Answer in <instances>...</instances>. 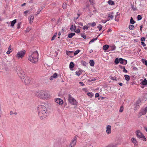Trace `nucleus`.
Listing matches in <instances>:
<instances>
[{
  "label": "nucleus",
  "instance_id": "54",
  "mask_svg": "<svg viewBox=\"0 0 147 147\" xmlns=\"http://www.w3.org/2000/svg\"><path fill=\"white\" fill-rule=\"evenodd\" d=\"M105 147H115V146L112 144H110Z\"/></svg>",
  "mask_w": 147,
  "mask_h": 147
},
{
  "label": "nucleus",
  "instance_id": "52",
  "mask_svg": "<svg viewBox=\"0 0 147 147\" xmlns=\"http://www.w3.org/2000/svg\"><path fill=\"white\" fill-rule=\"evenodd\" d=\"M141 45L143 47H145L146 46V44L144 42H141Z\"/></svg>",
  "mask_w": 147,
  "mask_h": 147
},
{
  "label": "nucleus",
  "instance_id": "10",
  "mask_svg": "<svg viewBox=\"0 0 147 147\" xmlns=\"http://www.w3.org/2000/svg\"><path fill=\"white\" fill-rule=\"evenodd\" d=\"M76 140V137H75L70 142L69 146L70 147H73L76 145L77 142Z\"/></svg>",
  "mask_w": 147,
  "mask_h": 147
},
{
  "label": "nucleus",
  "instance_id": "39",
  "mask_svg": "<svg viewBox=\"0 0 147 147\" xmlns=\"http://www.w3.org/2000/svg\"><path fill=\"white\" fill-rule=\"evenodd\" d=\"M102 28V26L100 24L98 26L97 28L99 30H100Z\"/></svg>",
  "mask_w": 147,
  "mask_h": 147
},
{
  "label": "nucleus",
  "instance_id": "6",
  "mask_svg": "<svg viewBox=\"0 0 147 147\" xmlns=\"http://www.w3.org/2000/svg\"><path fill=\"white\" fill-rule=\"evenodd\" d=\"M26 52L25 50H22L17 53L16 57L18 59H22L24 57Z\"/></svg>",
  "mask_w": 147,
  "mask_h": 147
},
{
  "label": "nucleus",
  "instance_id": "23",
  "mask_svg": "<svg viewBox=\"0 0 147 147\" xmlns=\"http://www.w3.org/2000/svg\"><path fill=\"white\" fill-rule=\"evenodd\" d=\"M75 35V34L74 33H71L68 34V37L69 38H71L73 36Z\"/></svg>",
  "mask_w": 147,
  "mask_h": 147
},
{
  "label": "nucleus",
  "instance_id": "64",
  "mask_svg": "<svg viewBox=\"0 0 147 147\" xmlns=\"http://www.w3.org/2000/svg\"><path fill=\"white\" fill-rule=\"evenodd\" d=\"M144 129L147 132V127H144Z\"/></svg>",
  "mask_w": 147,
  "mask_h": 147
},
{
  "label": "nucleus",
  "instance_id": "46",
  "mask_svg": "<svg viewBox=\"0 0 147 147\" xmlns=\"http://www.w3.org/2000/svg\"><path fill=\"white\" fill-rule=\"evenodd\" d=\"M81 63H82V64L84 66H86V63L85 61H82Z\"/></svg>",
  "mask_w": 147,
  "mask_h": 147
},
{
  "label": "nucleus",
  "instance_id": "53",
  "mask_svg": "<svg viewBox=\"0 0 147 147\" xmlns=\"http://www.w3.org/2000/svg\"><path fill=\"white\" fill-rule=\"evenodd\" d=\"M28 12H29L27 10V11H25L24 12V14H25V16H27V14L28 13Z\"/></svg>",
  "mask_w": 147,
  "mask_h": 147
},
{
  "label": "nucleus",
  "instance_id": "62",
  "mask_svg": "<svg viewBox=\"0 0 147 147\" xmlns=\"http://www.w3.org/2000/svg\"><path fill=\"white\" fill-rule=\"evenodd\" d=\"M11 51H9L8 50V51L6 53H7V54H10L11 53Z\"/></svg>",
  "mask_w": 147,
  "mask_h": 147
},
{
  "label": "nucleus",
  "instance_id": "1",
  "mask_svg": "<svg viewBox=\"0 0 147 147\" xmlns=\"http://www.w3.org/2000/svg\"><path fill=\"white\" fill-rule=\"evenodd\" d=\"M38 114L41 119H43L45 118L47 116V109L44 106L39 105L38 107Z\"/></svg>",
  "mask_w": 147,
  "mask_h": 147
},
{
  "label": "nucleus",
  "instance_id": "31",
  "mask_svg": "<svg viewBox=\"0 0 147 147\" xmlns=\"http://www.w3.org/2000/svg\"><path fill=\"white\" fill-rule=\"evenodd\" d=\"M86 147H93L92 144L91 143H88L86 144Z\"/></svg>",
  "mask_w": 147,
  "mask_h": 147
},
{
  "label": "nucleus",
  "instance_id": "47",
  "mask_svg": "<svg viewBox=\"0 0 147 147\" xmlns=\"http://www.w3.org/2000/svg\"><path fill=\"white\" fill-rule=\"evenodd\" d=\"M96 24L95 22H94L93 23H91V26L94 27V26H96Z\"/></svg>",
  "mask_w": 147,
  "mask_h": 147
},
{
  "label": "nucleus",
  "instance_id": "41",
  "mask_svg": "<svg viewBox=\"0 0 147 147\" xmlns=\"http://www.w3.org/2000/svg\"><path fill=\"white\" fill-rule=\"evenodd\" d=\"M119 62V59L117 58H116L115 61V63L116 64H118Z\"/></svg>",
  "mask_w": 147,
  "mask_h": 147
},
{
  "label": "nucleus",
  "instance_id": "42",
  "mask_svg": "<svg viewBox=\"0 0 147 147\" xmlns=\"http://www.w3.org/2000/svg\"><path fill=\"white\" fill-rule=\"evenodd\" d=\"M81 37L83 38L86 39V37L85 35L83 34H81Z\"/></svg>",
  "mask_w": 147,
  "mask_h": 147
},
{
  "label": "nucleus",
  "instance_id": "38",
  "mask_svg": "<svg viewBox=\"0 0 147 147\" xmlns=\"http://www.w3.org/2000/svg\"><path fill=\"white\" fill-rule=\"evenodd\" d=\"M57 35V33H55L54 35H53V36L52 37V39H51V40L53 41V40H54L55 38L56 37V36Z\"/></svg>",
  "mask_w": 147,
  "mask_h": 147
},
{
  "label": "nucleus",
  "instance_id": "37",
  "mask_svg": "<svg viewBox=\"0 0 147 147\" xmlns=\"http://www.w3.org/2000/svg\"><path fill=\"white\" fill-rule=\"evenodd\" d=\"M67 4L66 3H63V8L64 9H65L67 8Z\"/></svg>",
  "mask_w": 147,
  "mask_h": 147
},
{
  "label": "nucleus",
  "instance_id": "21",
  "mask_svg": "<svg viewBox=\"0 0 147 147\" xmlns=\"http://www.w3.org/2000/svg\"><path fill=\"white\" fill-rule=\"evenodd\" d=\"M141 84L143 85H147V81L146 79H145L142 82Z\"/></svg>",
  "mask_w": 147,
  "mask_h": 147
},
{
  "label": "nucleus",
  "instance_id": "3",
  "mask_svg": "<svg viewBox=\"0 0 147 147\" xmlns=\"http://www.w3.org/2000/svg\"><path fill=\"white\" fill-rule=\"evenodd\" d=\"M35 95L38 97L43 99H47L50 98V96L46 92L40 90L36 91L35 93Z\"/></svg>",
  "mask_w": 147,
  "mask_h": 147
},
{
  "label": "nucleus",
  "instance_id": "63",
  "mask_svg": "<svg viewBox=\"0 0 147 147\" xmlns=\"http://www.w3.org/2000/svg\"><path fill=\"white\" fill-rule=\"evenodd\" d=\"M76 74L78 76H79L80 75V74L77 71L76 72Z\"/></svg>",
  "mask_w": 147,
  "mask_h": 147
},
{
  "label": "nucleus",
  "instance_id": "60",
  "mask_svg": "<svg viewBox=\"0 0 147 147\" xmlns=\"http://www.w3.org/2000/svg\"><path fill=\"white\" fill-rule=\"evenodd\" d=\"M79 83L81 84V86H83L84 85V84L82 82H80Z\"/></svg>",
  "mask_w": 147,
  "mask_h": 147
},
{
  "label": "nucleus",
  "instance_id": "28",
  "mask_svg": "<svg viewBox=\"0 0 147 147\" xmlns=\"http://www.w3.org/2000/svg\"><path fill=\"white\" fill-rule=\"evenodd\" d=\"M129 28L130 30H133L134 29L135 27L133 25H131L129 26Z\"/></svg>",
  "mask_w": 147,
  "mask_h": 147
},
{
  "label": "nucleus",
  "instance_id": "29",
  "mask_svg": "<svg viewBox=\"0 0 147 147\" xmlns=\"http://www.w3.org/2000/svg\"><path fill=\"white\" fill-rule=\"evenodd\" d=\"M142 61L143 63L145 64L147 66V61L146 59H142Z\"/></svg>",
  "mask_w": 147,
  "mask_h": 147
},
{
  "label": "nucleus",
  "instance_id": "7",
  "mask_svg": "<svg viewBox=\"0 0 147 147\" xmlns=\"http://www.w3.org/2000/svg\"><path fill=\"white\" fill-rule=\"evenodd\" d=\"M68 100L72 105H77V102L76 100L70 95H69V98Z\"/></svg>",
  "mask_w": 147,
  "mask_h": 147
},
{
  "label": "nucleus",
  "instance_id": "30",
  "mask_svg": "<svg viewBox=\"0 0 147 147\" xmlns=\"http://www.w3.org/2000/svg\"><path fill=\"white\" fill-rule=\"evenodd\" d=\"M130 23L132 24H134L135 23V21L134 20L133 18L132 17L131 18Z\"/></svg>",
  "mask_w": 147,
  "mask_h": 147
},
{
  "label": "nucleus",
  "instance_id": "18",
  "mask_svg": "<svg viewBox=\"0 0 147 147\" xmlns=\"http://www.w3.org/2000/svg\"><path fill=\"white\" fill-rule=\"evenodd\" d=\"M76 28V26L72 25L70 28V30L72 31H75Z\"/></svg>",
  "mask_w": 147,
  "mask_h": 147
},
{
  "label": "nucleus",
  "instance_id": "32",
  "mask_svg": "<svg viewBox=\"0 0 147 147\" xmlns=\"http://www.w3.org/2000/svg\"><path fill=\"white\" fill-rule=\"evenodd\" d=\"M124 59L121 58H120L119 59V62L121 64H123L124 63Z\"/></svg>",
  "mask_w": 147,
  "mask_h": 147
},
{
  "label": "nucleus",
  "instance_id": "61",
  "mask_svg": "<svg viewBox=\"0 0 147 147\" xmlns=\"http://www.w3.org/2000/svg\"><path fill=\"white\" fill-rule=\"evenodd\" d=\"M127 63V61L126 60L124 59V63H123V64H124V65H126Z\"/></svg>",
  "mask_w": 147,
  "mask_h": 147
},
{
  "label": "nucleus",
  "instance_id": "36",
  "mask_svg": "<svg viewBox=\"0 0 147 147\" xmlns=\"http://www.w3.org/2000/svg\"><path fill=\"white\" fill-rule=\"evenodd\" d=\"M87 95L90 97H92L93 96V94L92 92H89L87 94Z\"/></svg>",
  "mask_w": 147,
  "mask_h": 147
},
{
  "label": "nucleus",
  "instance_id": "35",
  "mask_svg": "<svg viewBox=\"0 0 147 147\" xmlns=\"http://www.w3.org/2000/svg\"><path fill=\"white\" fill-rule=\"evenodd\" d=\"M80 51V50H77L74 52V55H76L78 54Z\"/></svg>",
  "mask_w": 147,
  "mask_h": 147
},
{
  "label": "nucleus",
  "instance_id": "25",
  "mask_svg": "<svg viewBox=\"0 0 147 147\" xmlns=\"http://www.w3.org/2000/svg\"><path fill=\"white\" fill-rule=\"evenodd\" d=\"M108 3L111 5H114L115 4V3L114 1H111V0H109L108 1Z\"/></svg>",
  "mask_w": 147,
  "mask_h": 147
},
{
  "label": "nucleus",
  "instance_id": "8",
  "mask_svg": "<svg viewBox=\"0 0 147 147\" xmlns=\"http://www.w3.org/2000/svg\"><path fill=\"white\" fill-rule=\"evenodd\" d=\"M147 106L144 108H142L141 109L138 113L139 117H140L142 115H145L147 113Z\"/></svg>",
  "mask_w": 147,
  "mask_h": 147
},
{
  "label": "nucleus",
  "instance_id": "26",
  "mask_svg": "<svg viewBox=\"0 0 147 147\" xmlns=\"http://www.w3.org/2000/svg\"><path fill=\"white\" fill-rule=\"evenodd\" d=\"M16 19H15L12 21L11 23V26L13 27L14 26V24L16 22Z\"/></svg>",
  "mask_w": 147,
  "mask_h": 147
},
{
  "label": "nucleus",
  "instance_id": "27",
  "mask_svg": "<svg viewBox=\"0 0 147 147\" xmlns=\"http://www.w3.org/2000/svg\"><path fill=\"white\" fill-rule=\"evenodd\" d=\"M69 68L70 69L73 68L74 66V64L73 62H71L69 64Z\"/></svg>",
  "mask_w": 147,
  "mask_h": 147
},
{
  "label": "nucleus",
  "instance_id": "55",
  "mask_svg": "<svg viewBox=\"0 0 147 147\" xmlns=\"http://www.w3.org/2000/svg\"><path fill=\"white\" fill-rule=\"evenodd\" d=\"M109 17L111 19H113L114 18V16L112 15H110L109 16Z\"/></svg>",
  "mask_w": 147,
  "mask_h": 147
},
{
  "label": "nucleus",
  "instance_id": "9",
  "mask_svg": "<svg viewBox=\"0 0 147 147\" xmlns=\"http://www.w3.org/2000/svg\"><path fill=\"white\" fill-rule=\"evenodd\" d=\"M23 80H22V81H24V83L25 85H28L30 84L31 80L30 78L26 76H25L22 78Z\"/></svg>",
  "mask_w": 147,
  "mask_h": 147
},
{
  "label": "nucleus",
  "instance_id": "2",
  "mask_svg": "<svg viewBox=\"0 0 147 147\" xmlns=\"http://www.w3.org/2000/svg\"><path fill=\"white\" fill-rule=\"evenodd\" d=\"M38 54L37 51L31 52L28 57V60L32 63H36L38 61Z\"/></svg>",
  "mask_w": 147,
  "mask_h": 147
},
{
  "label": "nucleus",
  "instance_id": "16",
  "mask_svg": "<svg viewBox=\"0 0 147 147\" xmlns=\"http://www.w3.org/2000/svg\"><path fill=\"white\" fill-rule=\"evenodd\" d=\"M34 19V16L33 15H30L28 17V20L30 24H31L33 22Z\"/></svg>",
  "mask_w": 147,
  "mask_h": 147
},
{
  "label": "nucleus",
  "instance_id": "49",
  "mask_svg": "<svg viewBox=\"0 0 147 147\" xmlns=\"http://www.w3.org/2000/svg\"><path fill=\"white\" fill-rule=\"evenodd\" d=\"M111 80H116V77L115 76L112 77L111 78Z\"/></svg>",
  "mask_w": 147,
  "mask_h": 147
},
{
  "label": "nucleus",
  "instance_id": "57",
  "mask_svg": "<svg viewBox=\"0 0 147 147\" xmlns=\"http://www.w3.org/2000/svg\"><path fill=\"white\" fill-rule=\"evenodd\" d=\"M145 40V38L144 37H142L141 38V41L142 42H143V41H144Z\"/></svg>",
  "mask_w": 147,
  "mask_h": 147
},
{
  "label": "nucleus",
  "instance_id": "45",
  "mask_svg": "<svg viewBox=\"0 0 147 147\" xmlns=\"http://www.w3.org/2000/svg\"><path fill=\"white\" fill-rule=\"evenodd\" d=\"M88 27L87 26H84L83 27V29L84 30H88Z\"/></svg>",
  "mask_w": 147,
  "mask_h": 147
},
{
  "label": "nucleus",
  "instance_id": "14",
  "mask_svg": "<svg viewBox=\"0 0 147 147\" xmlns=\"http://www.w3.org/2000/svg\"><path fill=\"white\" fill-rule=\"evenodd\" d=\"M131 142L134 144V146H138V142L136 140V138H135L134 137L131 138Z\"/></svg>",
  "mask_w": 147,
  "mask_h": 147
},
{
  "label": "nucleus",
  "instance_id": "58",
  "mask_svg": "<svg viewBox=\"0 0 147 147\" xmlns=\"http://www.w3.org/2000/svg\"><path fill=\"white\" fill-rule=\"evenodd\" d=\"M99 96V94L98 93H96L95 94V97L96 98L98 97Z\"/></svg>",
  "mask_w": 147,
  "mask_h": 147
},
{
  "label": "nucleus",
  "instance_id": "5",
  "mask_svg": "<svg viewBox=\"0 0 147 147\" xmlns=\"http://www.w3.org/2000/svg\"><path fill=\"white\" fill-rule=\"evenodd\" d=\"M136 134L137 137L139 139L142 140L144 142H145L146 141V138L144 135L141 131L139 130H137L135 132Z\"/></svg>",
  "mask_w": 147,
  "mask_h": 147
},
{
  "label": "nucleus",
  "instance_id": "11",
  "mask_svg": "<svg viewBox=\"0 0 147 147\" xmlns=\"http://www.w3.org/2000/svg\"><path fill=\"white\" fill-rule=\"evenodd\" d=\"M141 101L140 100L138 99L136 102V103L135 105L134 109L135 110H137L140 107V105H141Z\"/></svg>",
  "mask_w": 147,
  "mask_h": 147
},
{
  "label": "nucleus",
  "instance_id": "19",
  "mask_svg": "<svg viewBox=\"0 0 147 147\" xmlns=\"http://www.w3.org/2000/svg\"><path fill=\"white\" fill-rule=\"evenodd\" d=\"M116 47L115 45H113L110 46L109 48L110 49V51H113L115 50Z\"/></svg>",
  "mask_w": 147,
  "mask_h": 147
},
{
  "label": "nucleus",
  "instance_id": "20",
  "mask_svg": "<svg viewBox=\"0 0 147 147\" xmlns=\"http://www.w3.org/2000/svg\"><path fill=\"white\" fill-rule=\"evenodd\" d=\"M124 77L125 78V79L126 81H127V82L129 81L130 79V77L128 75H125L124 76Z\"/></svg>",
  "mask_w": 147,
  "mask_h": 147
},
{
  "label": "nucleus",
  "instance_id": "15",
  "mask_svg": "<svg viewBox=\"0 0 147 147\" xmlns=\"http://www.w3.org/2000/svg\"><path fill=\"white\" fill-rule=\"evenodd\" d=\"M73 53L74 52L73 51H66V54L71 57H73L74 56Z\"/></svg>",
  "mask_w": 147,
  "mask_h": 147
},
{
  "label": "nucleus",
  "instance_id": "12",
  "mask_svg": "<svg viewBox=\"0 0 147 147\" xmlns=\"http://www.w3.org/2000/svg\"><path fill=\"white\" fill-rule=\"evenodd\" d=\"M55 102L60 105H62L63 104V101L61 99L59 98H57L55 99Z\"/></svg>",
  "mask_w": 147,
  "mask_h": 147
},
{
  "label": "nucleus",
  "instance_id": "56",
  "mask_svg": "<svg viewBox=\"0 0 147 147\" xmlns=\"http://www.w3.org/2000/svg\"><path fill=\"white\" fill-rule=\"evenodd\" d=\"M40 11H41V10H40L39 9H38V10L37 11V12L36 13V15H37L38 14L40 13Z\"/></svg>",
  "mask_w": 147,
  "mask_h": 147
},
{
  "label": "nucleus",
  "instance_id": "59",
  "mask_svg": "<svg viewBox=\"0 0 147 147\" xmlns=\"http://www.w3.org/2000/svg\"><path fill=\"white\" fill-rule=\"evenodd\" d=\"M123 71L124 72H125V73H127V70L125 69L124 67H123Z\"/></svg>",
  "mask_w": 147,
  "mask_h": 147
},
{
  "label": "nucleus",
  "instance_id": "50",
  "mask_svg": "<svg viewBox=\"0 0 147 147\" xmlns=\"http://www.w3.org/2000/svg\"><path fill=\"white\" fill-rule=\"evenodd\" d=\"M8 50L11 51V52L12 51V49L11 48V45H10V46L9 47Z\"/></svg>",
  "mask_w": 147,
  "mask_h": 147
},
{
  "label": "nucleus",
  "instance_id": "24",
  "mask_svg": "<svg viewBox=\"0 0 147 147\" xmlns=\"http://www.w3.org/2000/svg\"><path fill=\"white\" fill-rule=\"evenodd\" d=\"M109 46L108 45H106L103 46V49L105 50H107L109 48Z\"/></svg>",
  "mask_w": 147,
  "mask_h": 147
},
{
  "label": "nucleus",
  "instance_id": "40",
  "mask_svg": "<svg viewBox=\"0 0 147 147\" xmlns=\"http://www.w3.org/2000/svg\"><path fill=\"white\" fill-rule=\"evenodd\" d=\"M142 18L140 15H138L137 17V19L138 20H141Z\"/></svg>",
  "mask_w": 147,
  "mask_h": 147
},
{
  "label": "nucleus",
  "instance_id": "48",
  "mask_svg": "<svg viewBox=\"0 0 147 147\" xmlns=\"http://www.w3.org/2000/svg\"><path fill=\"white\" fill-rule=\"evenodd\" d=\"M75 31L77 33H79L80 32V30L79 29H78L77 30H75Z\"/></svg>",
  "mask_w": 147,
  "mask_h": 147
},
{
  "label": "nucleus",
  "instance_id": "22",
  "mask_svg": "<svg viewBox=\"0 0 147 147\" xmlns=\"http://www.w3.org/2000/svg\"><path fill=\"white\" fill-rule=\"evenodd\" d=\"M89 63L91 66H93L94 64V62L93 60H91L90 61Z\"/></svg>",
  "mask_w": 147,
  "mask_h": 147
},
{
  "label": "nucleus",
  "instance_id": "13",
  "mask_svg": "<svg viewBox=\"0 0 147 147\" xmlns=\"http://www.w3.org/2000/svg\"><path fill=\"white\" fill-rule=\"evenodd\" d=\"M106 132L108 134H110L111 133V126L110 125H107L106 127Z\"/></svg>",
  "mask_w": 147,
  "mask_h": 147
},
{
  "label": "nucleus",
  "instance_id": "4",
  "mask_svg": "<svg viewBox=\"0 0 147 147\" xmlns=\"http://www.w3.org/2000/svg\"><path fill=\"white\" fill-rule=\"evenodd\" d=\"M16 70L18 76L21 78V80H23V78L26 76L25 74V72L21 68L18 66L16 67Z\"/></svg>",
  "mask_w": 147,
  "mask_h": 147
},
{
  "label": "nucleus",
  "instance_id": "33",
  "mask_svg": "<svg viewBox=\"0 0 147 147\" xmlns=\"http://www.w3.org/2000/svg\"><path fill=\"white\" fill-rule=\"evenodd\" d=\"M97 38L98 37H97L96 38H93L91 41H90V42H89V44H90L92 42H94L97 39Z\"/></svg>",
  "mask_w": 147,
  "mask_h": 147
},
{
  "label": "nucleus",
  "instance_id": "51",
  "mask_svg": "<svg viewBox=\"0 0 147 147\" xmlns=\"http://www.w3.org/2000/svg\"><path fill=\"white\" fill-rule=\"evenodd\" d=\"M78 24L81 26H83V24L81 22H79L78 23Z\"/></svg>",
  "mask_w": 147,
  "mask_h": 147
},
{
  "label": "nucleus",
  "instance_id": "34",
  "mask_svg": "<svg viewBox=\"0 0 147 147\" xmlns=\"http://www.w3.org/2000/svg\"><path fill=\"white\" fill-rule=\"evenodd\" d=\"M123 106H121L120 108L119 111L120 113H122L123 112Z\"/></svg>",
  "mask_w": 147,
  "mask_h": 147
},
{
  "label": "nucleus",
  "instance_id": "17",
  "mask_svg": "<svg viewBox=\"0 0 147 147\" xmlns=\"http://www.w3.org/2000/svg\"><path fill=\"white\" fill-rule=\"evenodd\" d=\"M58 75L56 73H54L53 75L51 76L50 78V80H52L54 78H57Z\"/></svg>",
  "mask_w": 147,
  "mask_h": 147
},
{
  "label": "nucleus",
  "instance_id": "43",
  "mask_svg": "<svg viewBox=\"0 0 147 147\" xmlns=\"http://www.w3.org/2000/svg\"><path fill=\"white\" fill-rule=\"evenodd\" d=\"M131 8L134 11L136 10L137 9V8L132 5H131Z\"/></svg>",
  "mask_w": 147,
  "mask_h": 147
},
{
  "label": "nucleus",
  "instance_id": "44",
  "mask_svg": "<svg viewBox=\"0 0 147 147\" xmlns=\"http://www.w3.org/2000/svg\"><path fill=\"white\" fill-rule=\"evenodd\" d=\"M89 1L90 3L93 5L94 3V0H89Z\"/></svg>",
  "mask_w": 147,
  "mask_h": 147
}]
</instances>
